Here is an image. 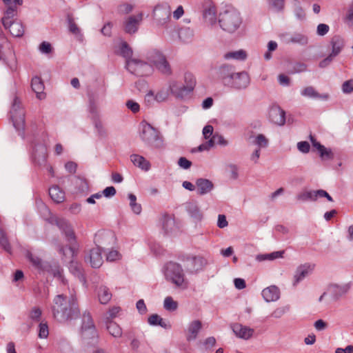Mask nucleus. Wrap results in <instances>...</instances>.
Segmentation results:
<instances>
[{
	"instance_id": "obj_1",
	"label": "nucleus",
	"mask_w": 353,
	"mask_h": 353,
	"mask_svg": "<svg viewBox=\"0 0 353 353\" xmlns=\"http://www.w3.org/2000/svg\"><path fill=\"white\" fill-rule=\"evenodd\" d=\"M51 310L54 319L61 323L70 321L80 314L77 299L72 293L69 298L64 294L57 295L53 299Z\"/></svg>"
},
{
	"instance_id": "obj_2",
	"label": "nucleus",
	"mask_w": 353,
	"mask_h": 353,
	"mask_svg": "<svg viewBox=\"0 0 353 353\" xmlns=\"http://www.w3.org/2000/svg\"><path fill=\"white\" fill-rule=\"evenodd\" d=\"M219 79L226 87L242 90L246 88L250 82L248 74L245 72H236L235 68L231 65H221L217 72Z\"/></svg>"
},
{
	"instance_id": "obj_3",
	"label": "nucleus",
	"mask_w": 353,
	"mask_h": 353,
	"mask_svg": "<svg viewBox=\"0 0 353 353\" xmlns=\"http://www.w3.org/2000/svg\"><path fill=\"white\" fill-rule=\"evenodd\" d=\"M218 22L223 31L234 33L241 26L243 19L237 9L232 6H226L219 13Z\"/></svg>"
},
{
	"instance_id": "obj_4",
	"label": "nucleus",
	"mask_w": 353,
	"mask_h": 353,
	"mask_svg": "<svg viewBox=\"0 0 353 353\" xmlns=\"http://www.w3.org/2000/svg\"><path fill=\"white\" fill-rule=\"evenodd\" d=\"M163 272L165 280L177 288L185 289L188 285L184 270L178 263L170 261L165 264Z\"/></svg>"
},
{
	"instance_id": "obj_5",
	"label": "nucleus",
	"mask_w": 353,
	"mask_h": 353,
	"mask_svg": "<svg viewBox=\"0 0 353 353\" xmlns=\"http://www.w3.org/2000/svg\"><path fill=\"white\" fill-rule=\"evenodd\" d=\"M140 138L146 145L153 148H161L163 139L160 132L150 123L142 121L139 125Z\"/></svg>"
},
{
	"instance_id": "obj_6",
	"label": "nucleus",
	"mask_w": 353,
	"mask_h": 353,
	"mask_svg": "<svg viewBox=\"0 0 353 353\" xmlns=\"http://www.w3.org/2000/svg\"><path fill=\"white\" fill-rule=\"evenodd\" d=\"M80 336L84 346H92L98 343L99 334L92 319L88 313L83 315Z\"/></svg>"
},
{
	"instance_id": "obj_7",
	"label": "nucleus",
	"mask_w": 353,
	"mask_h": 353,
	"mask_svg": "<svg viewBox=\"0 0 353 353\" xmlns=\"http://www.w3.org/2000/svg\"><path fill=\"white\" fill-rule=\"evenodd\" d=\"M147 60L150 65H154L162 74L170 76L172 69L165 57L159 51L153 50L148 53Z\"/></svg>"
},
{
	"instance_id": "obj_8",
	"label": "nucleus",
	"mask_w": 353,
	"mask_h": 353,
	"mask_svg": "<svg viewBox=\"0 0 353 353\" xmlns=\"http://www.w3.org/2000/svg\"><path fill=\"white\" fill-rule=\"evenodd\" d=\"M126 68L137 76H147L153 72L152 66L148 61L144 62L137 59L126 60Z\"/></svg>"
},
{
	"instance_id": "obj_9",
	"label": "nucleus",
	"mask_w": 353,
	"mask_h": 353,
	"mask_svg": "<svg viewBox=\"0 0 353 353\" xmlns=\"http://www.w3.org/2000/svg\"><path fill=\"white\" fill-rule=\"evenodd\" d=\"M10 113L14 128L17 130H23L25 125V114L21 101L17 97L12 101Z\"/></svg>"
},
{
	"instance_id": "obj_10",
	"label": "nucleus",
	"mask_w": 353,
	"mask_h": 353,
	"mask_svg": "<svg viewBox=\"0 0 353 353\" xmlns=\"http://www.w3.org/2000/svg\"><path fill=\"white\" fill-rule=\"evenodd\" d=\"M207 261L201 256H188L185 260V270L188 274H195L206 265Z\"/></svg>"
},
{
	"instance_id": "obj_11",
	"label": "nucleus",
	"mask_w": 353,
	"mask_h": 353,
	"mask_svg": "<svg viewBox=\"0 0 353 353\" xmlns=\"http://www.w3.org/2000/svg\"><path fill=\"white\" fill-rule=\"evenodd\" d=\"M154 16L159 26H165L171 17V7L168 3L158 4L154 9Z\"/></svg>"
},
{
	"instance_id": "obj_12",
	"label": "nucleus",
	"mask_w": 353,
	"mask_h": 353,
	"mask_svg": "<svg viewBox=\"0 0 353 353\" xmlns=\"http://www.w3.org/2000/svg\"><path fill=\"white\" fill-rule=\"evenodd\" d=\"M201 7L205 21L211 25L216 24L217 21V12L214 2L212 0H203Z\"/></svg>"
},
{
	"instance_id": "obj_13",
	"label": "nucleus",
	"mask_w": 353,
	"mask_h": 353,
	"mask_svg": "<svg viewBox=\"0 0 353 353\" xmlns=\"http://www.w3.org/2000/svg\"><path fill=\"white\" fill-rule=\"evenodd\" d=\"M51 222L56 224L59 229L62 230L70 244H72V243L75 241L74 232L72 226L67 220L57 217H52Z\"/></svg>"
},
{
	"instance_id": "obj_14",
	"label": "nucleus",
	"mask_w": 353,
	"mask_h": 353,
	"mask_svg": "<svg viewBox=\"0 0 353 353\" xmlns=\"http://www.w3.org/2000/svg\"><path fill=\"white\" fill-rule=\"evenodd\" d=\"M314 265L308 263L299 265L294 274L292 285L296 287L297 285L306 278L314 270Z\"/></svg>"
},
{
	"instance_id": "obj_15",
	"label": "nucleus",
	"mask_w": 353,
	"mask_h": 353,
	"mask_svg": "<svg viewBox=\"0 0 353 353\" xmlns=\"http://www.w3.org/2000/svg\"><path fill=\"white\" fill-rule=\"evenodd\" d=\"M85 261L89 263L93 268H100L103 262L101 248L97 246L91 249L85 254Z\"/></svg>"
},
{
	"instance_id": "obj_16",
	"label": "nucleus",
	"mask_w": 353,
	"mask_h": 353,
	"mask_svg": "<svg viewBox=\"0 0 353 353\" xmlns=\"http://www.w3.org/2000/svg\"><path fill=\"white\" fill-rule=\"evenodd\" d=\"M270 121L278 125H283L285 123V112L277 105H273L268 112Z\"/></svg>"
},
{
	"instance_id": "obj_17",
	"label": "nucleus",
	"mask_w": 353,
	"mask_h": 353,
	"mask_svg": "<svg viewBox=\"0 0 353 353\" xmlns=\"http://www.w3.org/2000/svg\"><path fill=\"white\" fill-rule=\"evenodd\" d=\"M115 242L114 234L111 232L99 231L94 237V243L97 247L102 248L114 244Z\"/></svg>"
},
{
	"instance_id": "obj_18",
	"label": "nucleus",
	"mask_w": 353,
	"mask_h": 353,
	"mask_svg": "<svg viewBox=\"0 0 353 353\" xmlns=\"http://www.w3.org/2000/svg\"><path fill=\"white\" fill-rule=\"evenodd\" d=\"M202 328V323L199 320L190 322L185 330V338L188 341H194Z\"/></svg>"
},
{
	"instance_id": "obj_19",
	"label": "nucleus",
	"mask_w": 353,
	"mask_h": 353,
	"mask_svg": "<svg viewBox=\"0 0 353 353\" xmlns=\"http://www.w3.org/2000/svg\"><path fill=\"white\" fill-rule=\"evenodd\" d=\"M232 329L234 334L240 339H244V340H248L250 339L254 333V329L243 325L240 323H234L232 326Z\"/></svg>"
},
{
	"instance_id": "obj_20",
	"label": "nucleus",
	"mask_w": 353,
	"mask_h": 353,
	"mask_svg": "<svg viewBox=\"0 0 353 353\" xmlns=\"http://www.w3.org/2000/svg\"><path fill=\"white\" fill-rule=\"evenodd\" d=\"M282 38L283 41L286 43H295L302 46L307 45L309 42L307 36L299 32H295L292 34H283L282 35Z\"/></svg>"
},
{
	"instance_id": "obj_21",
	"label": "nucleus",
	"mask_w": 353,
	"mask_h": 353,
	"mask_svg": "<svg viewBox=\"0 0 353 353\" xmlns=\"http://www.w3.org/2000/svg\"><path fill=\"white\" fill-rule=\"evenodd\" d=\"M142 19L143 15L141 13L129 17L125 22V31L129 34L136 32Z\"/></svg>"
},
{
	"instance_id": "obj_22",
	"label": "nucleus",
	"mask_w": 353,
	"mask_h": 353,
	"mask_svg": "<svg viewBox=\"0 0 353 353\" xmlns=\"http://www.w3.org/2000/svg\"><path fill=\"white\" fill-rule=\"evenodd\" d=\"M48 157L47 148L43 144L35 145L33 150L34 161L38 165H43L46 163Z\"/></svg>"
},
{
	"instance_id": "obj_23",
	"label": "nucleus",
	"mask_w": 353,
	"mask_h": 353,
	"mask_svg": "<svg viewBox=\"0 0 353 353\" xmlns=\"http://www.w3.org/2000/svg\"><path fill=\"white\" fill-rule=\"evenodd\" d=\"M5 29L8 30L10 34L15 37H22L24 34V28L22 23L14 19V21H10L8 24H3Z\"/></svg>"
},
{
	"instance_id": "obj_24",
	"label": "nucleus",
	"mask_w": 353,
	"mask_h": 353,
	"mask_svg": "<svg viewBox=\"0 0 353 353\" xmlns=\"http://www.w3.org/2000/svg\"><path fill=\"white\" fill-rule=\"evenodd\" d=\"M197 194L204 195L210 193L214 188L212 182L208 179L200 178L196 181Z\"/></svg>"
},
{
	"instance_id": "obj_25",
	"label": "nucleus",
	"mask_w": 353,
	"mask_h": 353,
	"mask_svg": "<svg viewBox=\"0 0 353 353\" xmlns=\"http://www.w3.org/2000/svg\"><path fill=\"white\" fill-rule=\"evenodd\" d=\"M262 296L266 302L276 301L280 298V290L276 285H271L263 290Z\"/></svg>"
},
{
	"instance_id": "obj_26",
	"label": "nucleus",
	"mask_w": 353,
	"mask_h": 353,
	"mask_svg": "<svg viewBox=\"0 0 353 353\" xmlns=\"http://www.w3.org/2000/svg\"><path fill=\"white\" fill-rule=\"evenodd\" d=\"M31 86L32 90L36 93L37 97L41 100L46 97V94L44 93V85L41 79V78L38 77H34L32 79Z\"/></svg>"
},
{
	"instance_id": "obj_27",
	"label": "nucleus",
	"mask_w": 353,
	"mask_h": 353,
	"mask_svg": "<svg viewBox=\"0 0 353 353\" xmlns=\"http://www.w3.org/2000/svg\"><path fill=\"white\" fill-rule=\"evenodd\" d=\"M69 269L70 272L76 276L83 285H85L86 279L83 274V268L80 264L72 261L70 264Z\"/></svg>"
},
{
	"instance_id": "obj_28",
	"label": "nucleus",
	"mask_w": 353,
	"mask_h": 353,
	"mask_svg": "<svg viewBox=\"0 0 353 353\" xmlns=\"http://www.w3.org/2000/svg\"><path fill=\"white\" fill-rule=\"evenodd\" d=\"M170 90L171 92L176 97H183L185 94L190 92L184 84L178 81H172L170 83Z\"/></svg>"
},
{
	"instance_id": "obj_29",
	"label": "nucleus",
	"mask_w": 353,
	"mask_h": 353,
	"mask_svg": "<svg viewBox=\"0 0 353 353\" xmlns=\"http://www.w3.org/2000/svg\"><path fill=\"white\" fill-rule=\"evenodd\" d=\"M130 160L135 166H137L143 170L148 171L150 168V162L141 155L135 154H132L130 156Z\"/></svg>"
},
{
	"instance_id": "obj_30",
	"label": "nucleus",
	"mask_w": 353,
	"mask_h": 353,
	"mask_svg": "<svg viewBox=\"0 0 353 353\" xmlns=\"http://www.w3.org/2000/svg\"><path fill=\"white\" fill-rule=\"evenodd\" d=\"M161 225L165 233L172 232L175 228V221L173 216L170 214H163L161 218Z\"/></svg>"
},
{
	"instance_id": "obj_31",
	"label": "nucleus",
	"mask_w": 353,
	"mask_h": 353,
	"mask_svg": "<svg viewBox=\"0 0 353 353\" xmlns=\"http://www.w3.org/2000/svg\"><path fill=\"white\" fill-rule=\"evenodd\" d=\"M319 198L317 190H304L296 195V199L300 201H315Z\"/></svg>"
},
{
	"instance_id": "obj_32",
	"label": "nucleus",
	"mask_w": 353,
	"mask_h": 353,
	"mask_svg": "<svg viewBox=\"0 0 353 353\" xmlns=\"http://www.w3.org/2000/svg\"><path fill=\"white\" fill-rule=\"evenodd\" d=\"M330 44L332 46V52L330 54L336 57L344 47V41L341 37L334 36L332 38Z\"/></svg>"
},
{
	"instance_id": "obj_33",
	"label": "nucleus",
	"mask_w": 353,
	"mask_h": 353,
	"mask_svg": "<svg viewBox=\"0 0 353 353\" xmlns=\"http://www.w3.org/2000/svg\"><path fill=\"white\" fill-rule=\"evenodd\" d=\"M49 194L51 199L56 203H61L64 201L65 193L57 185H54L49 189Z\"/></svg>"
},
{
	"instance_id": "obj_34",
	"label": "nucleus",
	"mask_w": 353,
	"mask_h": 353,
	"mask_svg": "<svg viewBox=\"0 0 353 353\" xmlns=\"http://www.w3.org/2000/svg\"><path fill=\"white\" fill-rule=\"evenodd\" d=\"M185 208L188 214L191 216V217L196 220H201L202 219V212H201L196 203H188L185 205Z\"/></svg>"
},
{
	"instance_id": "obj_35",
	"label": "nucleus",
	"mask_w": 353,
	"mask_h": 353,
	"mask_svg": "<svg viewBox=\"0 0 353 353\" xmlns=\"http://www.w3.org/2000/svg\"><path fill=\"white\" fill-rule=\"evenodd\" d=\"M284 250L276 251L271 253L268 254H258L256 256V260L258 261H273L276 259H282L284 255Z\"/></svg>"
},
{
	"instance_id": "obj_36",
	"label": "nucleus",
	"mask_w": 353,
	"mask_h": 353,
	"mask_svg": "<svg viewBox=\"0 0 353 353\" xmlns=\"http://www.w3.org/2000/svg\"><path fill=\"white\" fill-rule=\"evenodd\" d=\"M106 330L109 334L114 338H120L122 336L123 332L121 327L114 321L105 322Z\"/></svg>"
},
{
	"instance_id": "obj_37",
	"label": "nucleus",
	"mask_w": 353,
	"mask_h": 353,
	"mask_svg": "<svg viewBox=\"0 0 353 353\" xmlns=\"http://www.w3.org/2000/svg\"><path fill=\"white\" fill-rule=\"evenodd\" d=\"M97 294L99 300L101 304H106L111 300L112 294L106 286H100Z\"/></svg>"
},
{
	"instance_id": "obj_38",
	"label": "nucleus",
	"mask_w": 353,
	"mask_h": 353,
	"mask_svg": "<svg viewBox=\"0 0 353 353\" xmlns=\"http://www.w3.org/2000/svg\"><path fill=\"white\" fill-rule=\"evenodd\" d=\"M25 255L30 262L37 269H47L48 267L43 264L41 260L38 256H34L30 250H26Z\"/></svg>"
},
{
	"instance_id": "obj_39",
	"label": "nucleus",
	"mask_w": 353,
	"mask_h": 353,
	"mask_svg": "<svg viewBox=\"0 0 353 353\" xmlns=\"http://www.w3.org/2000/svg\"><path fill=\"white\" fill-rule=\"evenodd\" d=\"M8 8L4 13V17L2 18L3 24H8L10 21H14L13 17L17 13V6L15 4L7 5Z\"/></svg>"
},
{
	"instance_id": "obj_40",
	"label": "nucleus",
	"mask_w": 353,
	"mask_h": 353,
	"mask_svg": "<svg viewBox=\"0 0 353 353\" xmlns=\"http://www.w3.org/2000/svg\"><path fill=\"white\" fill-rule=\"evenodd\" d=\"M47 270L54 277H57L62 283L65 284L66 281L63 276V270L57 264L50 265Z\"/></svg>"
},
{
	"instance_id": "obj_41",
	"label": "nucleus",
	"mask_w": 353,
	"mask_h": 353,
	"mask_svg": "<svg viewBox=\"0 0 353 353\" xmlns=\"http://www.w3.org/2000/svg\"><path fill=\"white\" fill-rule=\"evenodd\" d=\"M292 4L295 17L299 20H303L305 18V12L301 2L299 0H293Z\"/></svg>"
},
{
	"instance_id": "obj_42",
	"label": "nucleus",
	"mask_w": 353,
	"mask_h": 353,
	"mask_svg": "<svg viewBox=\"0 0 353 353\" xmlns=\"http://www.w3.org/2000/svg\"><path fill=\"white\" fill-rule=\"evenodd\" d=\"M225 59L245 60L247 54L243 50L228 52L223 55Z\"/></svg>"
},
{
	"instance_id": "obj_43",
	"label": "nucleus",
	"mask_w": 353,
	"mask_h": 353,
	"mask_svg": "<svg viewBox=\"0 0 353 353\" xmlns=\"http://www.w3.org/2000/svg\"><path fill=\"white\" fill-rule=\"evenodd\" d=\"M270 10L279 12L284 10L285 0H266Z\"/></svg>"
},
{
	"instance_id": "obj_44",
	"label": "nucleus",
	"mask_w": 353,
	"mask_h": 353,
	"mask_svg": "<svg viewBox=\"0 0 353 353\" xmlns=\"http://www.w3.org/2000/svg\"><path fill=\"white\" fill-rule=\"evenodd\" d=\"M128 197L130 201V206L132 212L137 214H139L141 212L142 208L141 204L137 203V196L134 194L130 193Z\"/></svg>"
},
{
	"instance_id": "obj_45",
	"label": "nucleus",
	"mask_w": 353,
	"mask_h": 353,
	"mask_svg": "<svg viewBox=\"0 0 353 353\" xmlns=\"http://www.w3.org/2000/svg\"><path fill=\"white\" fill-rule=\"evenodd\" d=\"M184 81L185 88H188V91H192L196 84V80L194 75L189 72H185L184 74Z\"/></svg>"
},
{
	"instance_id": "obj_46",
	"label": "nucleus",
	"mask_w": 353,
	"mask_h": 353,
	"mask_svg": "<svg viewBox=\"0 0 353 353\" xmlns=\"http://www.w3.org/2000/svg\"><path fill=\"white\" fill-rule=\"evenodd\" d=\"M268 139L262 134H259L256 137H254L252 141V143L258 147L261 150V148H265L268 145Z\"/></svg>"
},
{
	"instance_id": "obj_47",
	"label": "nucleus",
	"mask_w": 353,
	"mask_h": 353,
	"mask_svg": "<svg viewBox=\"0 0 353 353\" xmlns=\"http://www.w3.org/2000/svg\"><path fill=\"white\" fill-rule=\"evenodd\" d=\"M121 309L119 306L110 307L105 314V322L113 321L112 320L119 316Z\"/></svg>"
},
{
	"instance_id": "obj_48",
	"label": "nucleus",
	"mask_w": 353,
	"mask_h": 353,
	"mask_svg": "<svg viewBox=\"0 0 353 353\" xmlns=\"http://www.w3.org/2000/svg\"><path fill=\"white\" fill-rule=\"evenodd\" d=\"M163 307L166 310L173 312L178 308V303L172 297L167 296L164 299Z\"/></svg>"
},
{
	"instance_id": "obj_49",
	"label": "nucleus",
	"mask_w": 353,
	"mask_h": 353,
	"mask_svg": "<svg viewBox=\"0 0 353 353\" xmlns=\"http://www.w3.org/2000/svg\"><path fill=\"white\" fill-rule=\"evenodd\" d=\"M290 310V306L289 305L278 307L272 312L271 316L274 319H280L286 313H288Z\"/></svg>"
},
{
	"instance_id": "obj_50",
	"label": "nucleus",
	"mask_w": 353,
	"mask_h": 353,
	"mask_svg": "<svg viewBox=\"0 0 353 353\" xmlns=\"http://www.w3.org/2000/svg\"><path fill=\"white\" fill-rule=\"evenodd\" d=\"M301 94L302 97L310 98V99H316L317 97V91L312 86H307L303 88L301 90Z\"/></svg>"
},
{
	"instance_id": "obj_51",
	"label": "nucleus",
	"mask_w": 353,
	"mask_h": 353,
	"mask_svg": "<svg viewBox=\"0 0 353 353\" xmlns=\"http://www.w3.org/2000/svg\"><path fill=\"white\" fill-rule=\"evenodd\" d=\"M120 54L125 57L127 60H130L132 51L126 42H123L120 46Z\"/></svg>"
},
{
	"instance_id": "obj_52",
	"label": "nucleus",
	"mask_w": 353,
	"mask_h": 353,
	"mask_svg": "<svg viewBox=\"0 0 353 353\" xmlns=\"http://www.w3.org/2000/svg\"><path fill=\"white\" fill-rule=\"evenodd\" d=\"M210 139L213 142V147L215 144H218L221 146H226L228 145V141L225 139L221 134L218 133H215Z\"/></svg>"
},
{
	"instance_id": "obj_53",
	"label": "nucleus",
	"mask_w": 353,
	"mask_h": 353,
	"mask_svg": "<svg viewBox=\"0 0 353 353\" xmlns=\"http://www.w3.org/2000/svg\"><path fill=\"white\" fill-rule=\"evenodd\" d=\"M179 37L184 42H188L193 37V31L188 28H183L179 33Z\"/></svg>"
},
{
	"instance_id": "obj_54",
	"label": "nucleus",
	"mask_w": 353,
	"mask_h": 353,
	"mask_svg": "<svg viewBox=\"0 0 353 353\" xmlns=\"http://www.w3.org/2000/svg\"><path fill=\"white\" fill-rule=\"evenodd\" d=\"M67 20H68V23L69 30L72 34H79L80 33V29L78 28L77 25L75 23L72 16L70 14H68L67 17Z\"/></svg>"
},
{
	"instance_id": "obj_55",
	"label": "nucleus",
	"mask_w": 353,
	"mask_h": 353,
	"mask_svg": "<svg viewBox=\"0 0 353 353\" xmlns=\"http://www.w3.org/2000/svg\"><path fill=\"white\" fill-rule=\"evenodd\" d=\"M121 259V253L116 250H110L106 254V260L108 261L113 262L116 261H119Z\"/></svg>"
},
{
	"instance_id": "obj_56",
	"label": "nucleus",
	"mask_w": 353,
	"mask_h": 353,
	"mask_svg": "<svg viewBox=\"0 0 353 353\" xmlns=\"http://www.w3.org/2000/svg\"><path fill=\"white\" fill-rule=\"evenodd\" d=\"M39 50L42 54H49L52 51V45L49 42L43 41L39 46Z\"/></svg>"
},
{
	"instance_id": "obj_57",
	"label": "nucleus",
	"mask_w": 353,
	"mask_h": 353,
	"mask_svg": "<svg viewBox=\"0 0 353 353\" xmlns=\"http://www.w3.org/2000/svg\"><path fill=\"white\" fill-rule=\"evenodd\" d=\"M48 326L46 323L41 322L39 325V337L46 339L48 336Z\"/></svg>"
},
{
	"instance_id": "obj_58",
	"label": "nucleus",
	"mask_w": 353,
	"mask_h": 353,
	"mask_svg": "<svg viewBox=\"0 0 353 353\" xmlns=\"http://www.w3.org/2000/svg\"><path fill=\"white\" fill-rule=\"evenodd\" d=\"M0 244L8 252H10V245L3 230H0Z\"/></svg>"
},
{
	"instance_id": "obj_59",
	"label": "nucleus",
	"mask_w": 353,
	"mask_h": 353,
	"mask_svg": "<svg viewBox=\"0 0 353 353\" xmlns=\"http://www.w3.org/2000/svg\"><path fill=\"white\" fill-rule=\"evenodd\" d=\"M342 92L344 94H350L353 92V79L345 81L341 85Z\"/></svg>"
},
{
	"instance_id": "obj_60",
	"label": "nucleus",
	"mask_w": 353,
	"mask_h": 353,
	"mask_svg": "<svg viewBox=\"0 0 353 353\" xmlns=\"http://www.w3.org/2000/svg\"><path fill=\"white\" fill-rule=\"evenodd\" d=\"M329 291L332 293H336V294L334 295V299H337L339 296L342 295L345 292L343 288L340 287L337 285H332L329 288Z\"/></svg>"
},
{
	"instance_id": "obj_61",
	"label": "nucleus",
	"mask_w": 353,
	"mask_h": 353,
	"mask_svg": "<svg viewBox=\"0 0 353 353\" xmlns=\"http://www.w3.org/2000/svg\"><path fill=\"white\" fill-rule=\"evenodd\" d=\"M42 312L40 308L34 307H33L30 312V318L36 321H39L40 320Z\"/></svg>"
},
{
	"instance_id": "obj_62",
	"label": "nucleus",
	"mask_w": 353,
	"mask_h": 353,
	"mask_svg": "<svg viewBox=\"0 0 353 353\" xmlns=\"http://www.w3.org/2000/svg\"><path fill=\"white\" fill-rule=\"evenodd\" d=\"M330 30V27L328 25L325 23H320L318 25L316 28V33L319 36L325 35Z\"/></svg>"
},
{
	"instance_id": "obj_63",
	"label": "nucleus",
	"mask_w": 353,
	"mask_h": 353,
	"mask_svg": "<svg viewBox=\"0 0 353 353\" xmlns=\"http://www.w3.org/2000/svg\"><path fill=\"white\" fill-rule=\"evenodd\" d=\"M214 128L211 125H205L203 129V135L205 139H211L214 134H213Z\"/></svg>"
},
{
	"instance_id": "obj_64",
	"label": "nucleus",
	"mask_w": 353,
	"mask_h": 353,
	"mask_svg": "<svg viewBox=\"0 0 353 353\" xmlns=\"http://www.w3.org/2000/svg\"><path fill=\"white\" fill-rule=\"evenodd\" d=\"M126 106L129 110H130L134 113L138 112L140 109L139 103L133 100H128L126 102Z\"/></svg>"
}]
</instances>
